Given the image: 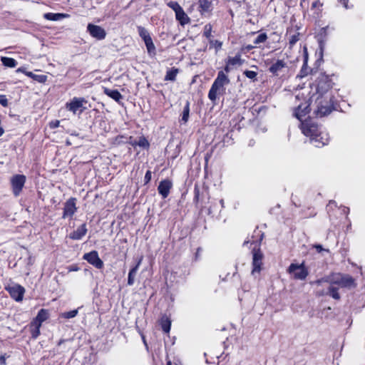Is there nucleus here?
Returning <instances> with one entry per match:
<instances>
[{
  "mask_svg": "<svg viewBox=\"0 0 365 365\" xmlns=\"http://www.w3.org/2000/svg\"><path fill=\"white\" fill-rule=\"evenodd\" d=\"M301 129L304 135L309 138L310 143L315 147L321 148L329 142L327 133H323L321 128L311 120L302 122Z\"/></svg>",
  "mask_w": 365,
  "mask_h": 365,
  "instance_id": "f257e3e1",
  "label": "nucleus"
},
{
  "mask_svg": "<svg viewBox=\"0 0 365 365\" xmlns=\"http://www.w3.org/2000/svg\"><path fill=\"white\" fill-rule=\"evenodd\" d=\"M230 82V81L227 74L223 71H219L217 78L215 79L209 91V99L215 102L217 98V95H221L225 93V86L228 85Z\"/></svg>",
  "mask_w": 365,
  "mask_h": 365,
  "instance_id": "f03ea898",
  "label": "nucleus"
},
{
  "mask_svg": "<svg viewBox=\"0 0 365 365\" xmlns=\"http://www.w3.org/2000/svg\"><path fill=\"white\" fill-rule=\"evenodd\" d=\"M315 104L317 106L314 113L317 117H324L329 115L334 108V96L332 94H327L324 96H316Z\"/></svg>",
  "mask_w": 365,
  "mask_h": 365,
  "instance_id": "7ed1b4c3",
  "label": "nucleus"
},
{
  "mask_svg": "<svg viewBox=\"0 0 365 365\" xmlns=\"http://www.w3.org/2000/svg\"><path fill=\"white\" fill-rule=\"evenodd\" d=\"M332 84L331 80L328 76L324 74L321 75L317 81L316 94L313 95L312 98L316 96H324L327 94H332L330 91Z\"/></svg>",
  "mask_w": 365,
  "mask_h": 365,
  "instance_id": "20e7f679",
  "label": "nucleus"
},
{
  "mask_svg": "<svg viewBox=\"0 0 365 365\" xmlns=\"http://www.w3.org/2000/svg\"><path fill=\"white\" fill-rule=\"evenodd\" d=\"M331 284H337L341 287L351 288L356 287L354 279L349 274H336L333 275Z\"/></svg>",
  "mask_w": 365,
  "mask_h": 365,
  "instance_id": "39448f33",
  "label": "nucleus"
},
{
  "mask_svg": "<svg viewBox=\"0 0 365 365\" xmlns=\"http://www.w3.org/2000/svg\"><path fill=\"white\" fill-rule=\"evenodd\" d=\"M90 107L88 101L84 98H73L70 101V111L73 114L81 115Z\"/></svg>",
  "mask_w": 365,
  "mask_h": 365,
  "instance_id": "423d86ee",
  "label": "nucleus"
},
{
  "mask_svg": "<svg viewBox=\"0 0 365 365\" xmlns=\"http://www.w3.org/2000/svg\"><path fill=\"white\" fill-rule=\"evenodd\" d=\"M288 272L293 274L294 279L299 280L305 279L309 274L304 263L301 264H291L288 268Z\"/></svg>",
  "mask_w": 365,
  "mask_h": 365,
  "instance_id": "0eeeda50",
  "label": "nucleus"
},
{
  "mask_svg": "<svg viewBox=\"0 0 365 365\" xmlns=\"http://www.w3.org/2000/svg\"><path fill=\"white\" fill-rule=\"evenodd\" d=\"M6 290L11 297L16 302H21L25 293V289L20 284H11L6 287Z\"/></svg>",
  "mask_w": 365,
  "mask_h": 365,
  "instance_id": "6e6552de",
  "label": "nucleus"
},
{
  "mask_svg": "<svg viewBox=\"0 0 365 365\" xmlns=\"http://www.w3.org/2000/svg\"><path fill=\"white\" fill-rule=\"evenodd\" d=\"M26 182V176L15 175L11 179V184L14 195L17 197L20 195Z\"/></svg>",
  "mask_w": 365,
  "mask_h": 365,
  "instance_id": "1a4fd4ad",
  "label": "nucleus"
},
{
  "mask_svg": "<svg viewBox=\"0 0 365 365\" xmlns=\"http://www.w3.org/2000/svg\"><path fill=\"white\" fill-rule=\"evenodd\" d=\"M83 259L97 269H101L103 267V262L99 257L97 251L93 250L88 253H86L83 255Z\"/></svg>",
  "mask_w": 365,
  "mask_h": 365,
  "instance_id": "9d476101",
  "label": "nucleus"
},
{
  "mask_svg": "<svg viewBox=\"0 0 365 365\" xmlns=\"http://www.w3.org/2000/svg\"><path fill=\"white\" fill-rule=\"evenodd\" d=\"M87 31L93 38L98 40H103L106 36V32L104 29L93 24H88Z\"/></svg>",
  "mask_w": 365,
  "mask_h": 365,
  "instance_id": "9b49d317",
  "label": "nucleus"
},
{
  "mask_svg": "<svg viewBox=\"0 0 365 365\" xmlns=\"http://www.w3.org/2000/svg\"><path fill=\"white\" fill-rule=\"evenodd\" d=\"M252 256V274L254 275L256 272L259 273L262 265L263 254L259 250H254Z\"/></svg>",
  "mask_w": 365,
  "mask_h": 365,
  "instance_id": "f8f14e48",
  "label": "nucleus"
},
{
  "mask_svg": "<svg viewBox=\"0 0 365 365\" xmlns=\"http://www.w3.org/2000/svg\"><path fill=\"white\" fill-rule=\"evenodd\" d=\"M309 106L308 101L304 99V102H300L296 107L294 110L295 117L299 120L302 121V118L305 117L309 113Z\"/></svg>",
  "mask_w": 365,
  "mask_h": 365,
  "instance_id": "ddd939ff",
  "label": "nucleus"
},
{
  "mask_svg": "<svg viewBox=\"0 0 365 365\" xmlns=\"http://www.w3.org/2000/svg\"><path fill=\"white\" fill-rule=\"evenodd\" d=\"M173 187V182L170 179H165L160 182L158 186V193L162 196L163 199L166 198L170 191Z\"/></svg>",
  "mask_w": 365,
  "mask_h": 365,
  "instance_id": "4468645a",
  "label": "nucleus"
},
{
  "mask_svg": "<svg viewBox=\"0 0 365 365\" xmlns=\"http://www.w3.org/2000/svg\"><path fill=\"white\" fill-rule=\"evenodd\" d=\"M287 67V63L283 60H277L269 68V71L274 76H278Z\"/></svg>",
  "mask_w": 365,
  "mask_h": 365,
  "instance_id": "2eb2a0df",
  "label": "nucleus"
},
{
  "mask_svg": "<svg viewBox=\"0 0 365 365\" xmlns=\"http://www.w3.org/2000/svg\"><path fill=\"white\" fill-rule=\"evenodd\" d=\"M87 232L86 225V224H81L79 227H77L76 230L73 231L72 234L70 235V238L73 240H81Z\"/></svg>",
  "mask_w": 365,
  "mask_h": 365,
  "instance_id": "dca6fc26",
  "label": "nucleus"
},
{
  "mask_svg": "<svg viewBox=\"0 0 365 365\" xmlns=\"http://www.w3.org/2000/svg\"><path fill=\"white\" fill-rule=\"evenodd\" d=\"M147 48L148 53L150 56L153 57L156 54V48L153 43V39L149 35L143 39Z\"/></svg>",
  "mask_w": 365,
  "mask_h": 365,
  "instance_id": "f3484780",
  "label": "nucleus"
},
{
  "mask_svg": "<svg viewBox=\"0 0 365 365\" xmlns=\"http://www.w3.org/2000/svg\"><path fill=\"white\" fill-rule=\"evenodd\" d=\"M213 0H199V8L201 14L208 13L212 9Z\"/></svg>",
  "mask_w": 365,
  "mask_h": 365,
  "instance_id": "a211bd4d",
  "label": "nucleus"
},
{
  "mask_svg": "<svg viewBox=\"0 0 365 365\" xmlns=\"http://www.w3.org/2000/svg\"><path fill=\"white\" fill-rule=\"evenodd\" d=\"M49 317L48 310L41 309L38 312L37 316L34 319L32 322H36L40 325L42 324Z\"/></svg>",
  "mask_w": 365,
  "mask_h": 365,
  "instance_id": "6ab92c4d",
  "label": "nucleus"
},
{
  "mask_svg": "<svg viewBox=\"0 0 365 365\" xmlns=\"http://www.w3.org/2000/svg\"><path fill=\"white\" fill-rule=\"evenodd\" d=\"M104 93L109 96L110 98H111L112 99H113L114 101H115L116 102H120V100L123 98V96L116 89L111 90L108 88H105Z\"/></svg>",
  "mask_w": 365,
  "mask_h": 365,
  "instance_id": "aec40b11",
  "label": "nucleus"
},
{
  "mask_svg": "<svg viewBox=\"0 0 365 365\" xmlns=\"http://www.w3.org/2000/svg\"><path fill=\"white\" fill-rule=\"evenodd\" d=\"M160 324L162 330L165 333H169L171 327V320L166 315H163L160 320Z\"/></svg>",
  "mask_w": 365,
  "mask_h": 365,
  "instance_id": "412c9836",
  "label": "nucleus"
},
{
  "mask_svg": "<svg viewBox=\"0 0 365 365\" xmlns=\"http://www.w3.org/2000/svg\"><path fill=\"white\" fill-rule=\"evenodd\" d=\"M175 17L178 21L180 23L181 25H185L189 22V18L187 15L185 13L184 10L181 7L175 12Z\"/></svg>",
  "mask_w": 365,
  "mask_h": 365,
  "instance_id": "4be33fe9",
  "label": "nucleus"
},
{
  "mask_svg": "<svg viewBox=\"0 0 365 365\" xmlns=\"http://www.w3.org/2000/svg\"><path fill=\"white\" fill-rule=\"evenodd\" d=\"M140 261L138 262L130 271L128 277V284L132 286L135 282V277L138 272Z\"/></svg>",
  "mask_w": 365,
  "mask_h": 365,
  "instance_id": "5701e85b",
  "label": "nucleus"
},
{
  "mask_svg": "<svg viewBox=\"0 0 365 365\" xmlns=\"http://www.w3.org/2000/svg\"><path fill=\"white\" fill-rule=\"evenodd\" d=\"M66 14H60V13H46L43 14V17L49 21H57L63 19V18L66 17Z\"/></svg>",
  "mask_w": 365,
  "mask_h": 365,
  "instance_id": "b1692460",
  "label": "nucleus"
},
{
  "mask_svg": "<svg viewBox=\"0 0 365 365\" xmlns=\"http://www.w3.org/2000/svg\"><path fill=\"white\" fill-rule=\"evenodd\" d=\"M17 71H22L24 72L23 69L22 68H19L17 70ZM25 74L29 76V77H31V78H33L34 80L39 82V83H43L46 81V78L47 77L44 75H36V74H34L32 72H30V71H24Z\"/></svg>",
  "mask_w": 365,
  "mask_h": 365,
  "instance_id": "393cba45",
  "label": "nucleus"
},
{
  "mask_svg": "<svg viewBox=\"0 0 365 365\" xmlns=\"http://www.w3.org/2000/svg\"><path fill=\"white\" fill-rule=\"evenodd\" d=\"M179 73V69L176 68H172L167 71L166 75L164 78L165 81H175L176 76Z\"/></svg>",
  "mask_w": 365,
  "mask_h": 365,
  "instance_id": "a878e982",
  "label": "nucleus"
},
{
  "mask_svg": "<svg viewBox=\"0 0 365 365\" xmlns=\"http://www.w3.org/2000/svg\"><path fill=\"white\" fill-rule=\"evenodd\" d=\"M231 66H241L244 63V60L241 58L240 54H237L234 57H229L227 61Z\"/></svg>",
  "mask_w": 365,
  "mask_h": 365,
  "instance_id": "bb28decb",
  "label": "nucleus"
},
{
  "mask_svg": "<svg viewBox=\"0 0 365 365\" xmlns=\"http://www.w3.org/2000/svg\"><path fill=\"white\" fill-rule=\"evenodd\" d=\"M41 327V325L36 322H31L30 324V331L31 336L34 339H36L39 336Z\"/></svg>",
  "mask_w": 365,
  "mask_h": 365,
  "instance_id": "cd10ccee",
  "label": "nucleus"
},
{
  "mask_svg": "<svg viewBox=\"0 0 365 365\" xmlns=\"http://www.w3.org/2000/svg\"><path fill=\"white\" fill-rule=\"evenodd\" d=\"M2 64L9 68H14L17 65V62L14 58L3 56L1 58Z\"/></svg>",
  "mask_w": 365,
  "mask_h": 365,
  "instance_id": "c85d7f7f",
  "label": "nucleus"
},
{
  "mask_svg": "<svg viewBox=\"0 0 365 365\" xmlns=\"http://www.w3.org/2000/svg\"><path fill=\"white\" fill-rule=\"evenodd\" d=\"M189 114H190V103L189 101H187L184 108L183 111L182 113V119L181 120L183 121L184 123H186L189 118Z\"/></svg>",
  "mask_w": 365,
  "mask_h": 365,
  "instance_id": "c756f323",
  "label": "nucleus"
},
{
  "mask_svg": "<svg viewBox=\"0 0 365 365\" xmlns=\"http://www.w3.org/2000/svg\"><path fill=\"white\" fill-rule=\"evenodd\" d=\"M327 294L330 295L332 298L334 299H339L340 295L338 292V289L336 287H334L333 286H330L329 287L328 292H327Z\"/></svg>",
  "mask_w": 365,
  "mask_h": 365,
  "instance_id": "7c9ffc66",
  "label": "nucleus"
},
{
  "mask_svg": "<svg viewBox=\"0 0 365 365\" xmlns=\"http://www.w3.org/2000/svg\"><path fill=\"white\" fill-rule=\"evenodd\" d=\"M137 30H138V33L139 36H140V38L142 39H144L145 38H146L147 36H148L150 35V33L148 32V31L145 27H143L142 26H138Z\"/></svg>",
  "mask_w": 365,
  "mask_h": 365,
  "instance_id": "2f4dec72",
  "label": "nucleus"
},
{
  "mask_svg": "<svg viewBox=\"0 0 365 365\" xmlns=\"http://www.w3.org/2000/svg\"><path fill=\"white\" fill-rule=\"evenodd\" d=\"M138 146L147 149L149 148L150 144H149V142L148 141V140L145 137L141 136L138 140Z\"/></svg>",
  "mask_w": 365,
  "mask_h": 365,
  "instance_id": "473e14b6",
  "label": "nucleus"
},
{
  "mask_svg": "<svg viewBox=\"0 0 365 365\" xmlns=\"http://www.w3.org/2000/svg\"><path fill=\"white\" fill-rule=\"evenodd\" d=\"M299 40V33L295 32L289 37V44L292 47Z\"/></svg>",
  "mask_w": 365,
  "mask_h": 365,
  "instance_id": "72a5a7b5",
  "label": "nucleus"
},
{
  "mask_svg": "<svg viewBox=\"0 0 365 365\" xmlns=\"http://www.w3.org/2000/svg\"><path fill=\"white\" fill-rule=\"evenodd\" d=\"M267 39V35L265 33L260 34L255 40L254 43L258 45L261 43H264Z\"/></svg>",
  "mask_w": 365,
  "mask_h": 365,
  "instance_id": "f704fd0d",
  "label": "nucleus"
},
{
  "mask_svg": "<svg viewBox=\"0 0 365 365\" xmlns=\"http://www.w3.org/2000/svg\"><path fill=\"white\" fill-rule=\"evenodd\" d=\"M75 201V198H70V217L74 214L77 209Z\"/></svg>",
  "mask_w": 365,
  "mask_h": 365,
  "instance_id": "c9c22d12",
  "label": "nucleus"
},
{
  "mask_svg": "<svg viewBox=\"0 0 365 365\" xmlns=\"http://www.w3.org/2000/svg\"><path fill=\"white\" fill-rule=\"evenodd\" d=\"M209 43L211 46H214L217 51L220 49L222 45V43L218 40L210 39Z\"/></svg>",
  "mask_w": 365,
  "mask_h": 365,
  "instance_id": "e433bc0d",
  "label": "nucleus"
},
{
  "mask_svg": "<svg viewBox=\"0 0 365 365\" xmlns=\"http://www.w3.org/2000/svg\"><path fill=\"white\" fill-rule=\"evenodd\" d=\"M211 32H212V26L210 24H207L205 26V31H204V36L210 39L211 37Z\"/></svg>",
  "mask_w": 365,
  "mask_h": 365,
  "instance_id": "4c0bfd02",
  "label": "nucleus"
},
{
  "mask_svg": "<svg viewBox=\"0 0 365 365\" xmlns=\"http://www.w3.org/2000/svg\"><path fill=\"white\" fill-rule=\"evenodd\" d=\"M244 75L247 78H248L250 79H253L254 80V79L256 78L257 73L255 71L247 70V71H244Z\"/></svg>",
  "mask_w": 365,
  "mask_h": 365,
  "instance_id": "58836bf2",
  "label": "nucleus"
},
{
  "mask_svg": "<svg viewBox=\"0 0 365 365\" xmlns=\"http://www.w3.org/2000/svg\"><path fill=\"white\" fill-rule=\"evenodd\" d=\"M168 5L170 8H171L175 11V13L176 12V11H178L179 9L181 8V6L179 5V4L176 1H170L168 3Z\"/></svg>",
  "mask_w": 365,
  "mask_h": 365,
  "instance_id": "ea45409f",
  "label": "nucleus"
},
{
  "mask_svg": "<svg viewBox=\"0 0 365 365\" xmlns=\"http://www.w3.org/2000/svg\"><path fill=\"white\" fill-rule=\"evenodd\" d=\"M330 282H331V279L329 277H323V278L316 280L314 283L317 285H320L323 282H329L330 283Z\"/></svg>",
  "mask_w": 365,
  "mask_h": 365,
  "instance_id": "a19ab883",
  "label": "nucleus"
},
{
  "mask_svg": "<svg viewBox=\"0 0 365 365\" xmlns=\"http://www.w3.org/2000/svg\"><path fill=\"white\" fill-rule=\"evenodd\" d=\"M0 104L4 107H6L8 106V100L6 96L0 95Z\"/></svg>",
  "mask_w": 365,
  "mask_h": 365,
  "instance_id": "79ce46f5",
  "label": "nucleus"
},
{
  "mask_svg": "<svg viewBox=\"0 0 365 365\" xmlns=\"http://www.w3.org/2000/svg\"><path fill=\"white\" fill-rule=\"evenodd\" d=\"M151 178H152V173L150 170H148L145 173V175L144 177L145 184L148 183L151 180Z\"/></svg>",
  "mask_w": 365,
  "mask_h": 365,
  "instance_id": "37998d69",
  "label": "nucleus"
},
{
  "mask_svg": "<svg viewBox=\"0 0 365 365\" xmlns=\"http://www.w3.org/2000/svg\"><path fill=\"white\" fill-rule=\"evenodd\" d=\"M194 192H195L194 201L198 202L199 196H200V190L197 186L195 187Z\"/></svg>",
  "mask_w": 365,
  "mask_h": 365,
  "instance_id": "c03bdc74",
  "label": "nucleus"
},
{
  "mask_svg": "<svg viewBox=\"0 0 365 365\" xmlns=\"http://www.w3.org/2000/svg\"><path fill=\"white\" fill-rule=\"evenodd\" d=\"M59 123H60L59 120H54V121H51L49 123V125H50L51 128H56L58 127Z\"/></svg>",
  "mask_w": 365,
  "mask_h": 365,
  "instance_id": "a18cd8bd",
  "label": "nucleus"
},
{
  "mask_svg": "<svg viewBox=\"0 0 365 365\" xmlns=\"http://www.w3.org/2000/svg\"><path fill=\"white\" fill-rule=\"evenodd\" d=\"M314 247L317 250L318 252H321L325 250V249H324L321 245H314ZM326 251L329 252L328 250H326Z\"/></svg>",
  "mask_w": 365,
  "mask_h": 365,
  "instance_id": "49530a36",
  "label": "nucleus"
},
{
  "mask_svg": "<svg viewBox=\"0 0 365 365\" xmlns=\"http://www.w3.org/2000/svg\"><path fill=\"white\" fill-rule=\"evenodd\" d=\"M64 205L63 217H66L68 213V202H66Z\"/></svg>",
  "mask_w": 365,
  "mask_h": 365,
  "instance_id": "de8ad7c7",
  "label": "nucleus"
},
{
  "mask_svg": "<svg viewBox=\"0 0 365 365\" xmlns=\"http://www.w3.org/2000/svg\"><path fill=\"white\" fill-rule=\"evenodd\" d=\"M129 143L133 147H136V146H138V140H135V139L133 140V139H132V138H130Z\"/></svg>",
  "mask_w": 365,
  "mask_h": 365,
  "instance_id": "09e8293b",
  "label": "nucleus"
},
{
  "mask_svg": "<svg viewBox=\"0 0 365 365\" xmlns=\"http://www.w3.org/2000/svg\"><path fill=\"white\" fill-rule=\"evenodd\" d=\"M307 75V72L306 68H304V66L302 67V68L300 71V77L302 78Z\"/></svg>",
  "mask_w": 365,
  "mask_h": 365,
  "instance_id": "8fccbe9b",
  "label": "nucleus"
},
{
  "mask_svg": "<svg viewBox=\"0 0 365 365\" xmlns=\"http://www.w3.org/2000/svg\"><path fill=\"white\" fill-rule=\"evenodd\" d=\"M78 314V309H73V310H71L70 311V318H73L74 317H76Z\"/></svg>",
  "mask_w": 365,
  "mask_h": 365,
  "instance_id": "3c124183",
  "label": "nucleus"
},
{
  "mask_svg": "<svg viewBox=\"0 0 365 365\" xmlns=\"http://www.w3.org/2000/svg\"><path fill=\"white\" fill-rule=\"evenodd\" d=\"M231 66L227 63L226 62V65L224 68V71L226 72V73H229L230 71H231Z\"/></svg>",
  "mask_w": 365,
  "mask_h": 365,
  "instance_id": "603ef678",
  "label": "nucleus"
},
{
  "mask_svg": "<svg viewBox=\"0 0 365 365\" xmlns=\"http://www.w3.org/2000/svg\"><path fill=\"white\" fill-rule=\"evenodd\" d=\"M6 364V357L4 355L0 356V365Z\"/></svg>",
  "mask_w": 365,
  "mask_h": 365,
  "instance_id": "864d4df0",
  "label": "nucleus"
},
{
  "mask_svg": "<svg viewBox=\"0 0 365 365\" xmlns=\"http://www.w3.org/2000/svg\"><path fill=\"white\" fill-rule=\"evenodd\" d=\"M201 251H202V249L200 247H198L197 250V252L195 253V259H198V257H200Z\"/></svg>",
  "mask_w": 365,
  "mask_h": 365,
  "instance_id": "5fc2aeb1",
  "label": "nucleus"
},
{
  "mask_svg": "<svg viewBox=\"0 0 365 365\" xmlns=\"http://www.w3.org/2000/svg\"><path fill=\"white\" fill-rule=\"evenodd\" d=\"M318 6H322L321 3L319 2V1H316L312 3V8H316Z\"/></svg>",
  "mask_w": 365,
  "mask_h": 365,
  "instance_id": "6e6d98bb",
  "label": "nucleus"
},
{
  "mask_svg": "<svg viewBox=\"0 0 365 365\" xmlns=\"http://www.w3.org/2000/svg\"><path fill=\"white\" fill-rule=\"evenodd\" d=\"M255 48L254 46L252 45H247L245 47V49L247 51H251L252 49H253Z\"/></svg>",
  "mask_w": 365,
  "mask_h": 365,
  "instance_id": "4d7b16f0",
  "label": "nucleus"
},
{
  "mask_svg": "<svg viewBox=\"0 0 365 365\" xmlns=\"http://www.w3.org/2000/svg\"><path fill=\"white\" fill-rule=\"evenodd\" d=\"M348 1L349 0H340V2L344 5L346 9H348Z\"/></svg>",
  "mask_w": 365,
  "mask_h": 365,
  "instance_id": "13d9d810",
  "label": "nucleus"
},
{
  "mask_svg": "<svg viewBox=\"0 0 365 365\" xmlns=\"http://www.w3.org/2000/svg\"><path fill=\"white\" fill-rule=\"evenodd\" d=\"M255 140H253V139L250 140L249 143H248L249 146L252 147L255 145Z\"/></svg>",
  "mask_w": 365,
  "mask_h": 365,
  "instance_id": "bf43d9fd",
  "label": "nucleus"
},
{
  "mask_svg": "<svg viewBox=\"0 0 365 365\" xmlns=\"http://www.w3.org/2000/svg\"><path fill=\"white\" fill-rule=\"evenodd\" d=\"M295 99H296V101H301L302 99H304V96H300L299 95H297V96H295Z\"/></svg>",
  "mask_w": 365,
  "mask_h": 365,
  "instance_id": "052dcab7",
  "label": "nucleus"
},
{
  "mask_svg": "<svg viewBox=\"0 0 365 365\" xmlns=\"http://www.w3.org/2000/svg\"><path fill=\"white\" fill-rule=\"evenodd\" d=\"M349 208L344 207L343 209V212L347 215L349 213Z\"/></svg>",
  "mask_w": 365,
  "mask_h": 365,
  "instance_id": "680f3d73",
  "label": "nucleus"
},
{
  "mask_svg": "<svg viewBox=\"0 0 365 365\" xmlns=\"http://www.w3.org/2000/svg\"><path fill=\"white\" fill-rule=\"evenodd\" d=\"M307 3L306 0H301L300 1V6L302 7H304V4Z\"/></svg>",
  "mask_w": 365,
  "mask_h": 365,
  "instance_id": "e2e57ef3",
  "label": "nucleus"
},
{
  "mask_svg": "<svg viewBox=\"0 0 365 365\" xmlns=\"http://www.w3.org/2000/svg\"><path fill=\"white\" fill-rule=\"evenodd\" d=\"M4 133V130L0 126V137Z\"/></svg>",
  "mask_w": 365,
  "mask_h": 365,
  "instance_id": "0e129e2a",
  "label": "nucleus"
},
{
  "mask_svg": "<svg viewBox=\"0 0 365 365\" xmlns=\"http://www.w3.org/2000/svg\"><path fill=\"white\" fill-rule=\"evenodd\" d=\"M63 317L66 318H68V312L63 313Z\"/></svg>",
  "mask_w": 365,
  "mask_h": 365,
  "instance_id": "69168bd1",
  "label": "nucleus"
},
{
  "mask_svg": "<svg viewBox=\"0 0 365 365\" xmlns=\"http://www.w3.org/2000/svg\"><path fill=\"white\" fill-rule=\"evenodd\" d=\"M220 204L222 205V207H224V200H220Z\"/></svg>",
  "mask_w": 365,
  "mask_h": 365,
  "instance_id": "338daca9",
  "label": "nucleus"
},
{
  "mask_svg": "<svg viewBox=\"0 0 365 365\" xmlns=\"http://www.w3.org/2000/svg\"><path fill=\"white\" fill-rule=\"evenodd\" d=\"M167 365H171V362L170 361H168Z\"/></svg>",
  "mask_w": 365,
  "mask_h": 365,
  "instance_id": "774afa93",
  "label": "nucleus"
}]
</instances>
